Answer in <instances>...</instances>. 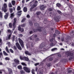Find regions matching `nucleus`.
<instances>
[{
  "label": "nucleus",
  "instance_id": "nucleus-45",
  "mask_svg": "<svg viewBox=\"0 0 74 74\" xmlns=\"http://www.w3.org/2000/svg\"><path fill=\"white\" fill-rule=\"evenodd\" d=\"M21 27H25L26 26V24H23L21 25Z\"/></svg>",
  "mask_w": 74,
  "mask_h": 74
},
{
  "label": "nucleus",
  "instance_id": "nucleus-55",
  "mask_svg": "<svg viewBox=\"0 0 74 74\" xmlns=\"http://www.w3.org/2000/svg\"><path fill=\"white\" fill-rule=\"evenodd\" d=\"M29 33L30 34H33V31H30L29 32Z\"/></svg>",
  "mask_w": 74,
  "mask_h": 74
},
{
  "label": "nucleus",
  "instance_id": "nucleus-59",
  "mask_svg": "<svg viewBox=\"0 0 74 74\" xmlns=\"http://www.w3.org/2000/svg\"><path fill=\"white\" fill-rule=\"evenodd\" d=\"M57 56H58V57H59V58H61V57H62V56L61 55V54H58Z\"/></svg>",
  "mask_w": 74,
  "mask_h": 74
},
{
  "label": "nucleus",
  "instance_id": "nucleus-2",
  "mask_svg": "<svg viewBox=\"0 0 74 74\" xmlns=\"http://www.w3.org/2000/svg\"><path fill=\"white\" fill-rule=\"evenodd\" d=\"M3 7L2 8V10H3L4 12H6L7 11V4L4 3L3 4Z\"/></svg>",
  "mask_w": 74,
  "mask_h": 74
},
{
  "label": "nucleus",
  "instance_id": "nucleus-44",
  "mask_svg": "<svg viewBox=\"0 0 74 74\" xmlns=\"http://www.w3.org/2000/svg\"><path fill=\"white\" fill-rule=\"evenodd\" d=\"M57 49V48H54L51 49V51L53 52V51H55V50H56Z\"/></svg>",
  "mask_w": 74,
  "mask_h": 74
},
{
  "label": "nucleus",
  "instance_id": "nucleus-18",
  "mask_svg": "<svg viewBox=\"0 0 74 74\" xmlns=\"http://www.w3.org/2000/svg\"><path fill=\"white\" fill-rule=\"evenodd\" d=\"M23 11L24 12H26L27 11V8L26 7H25L23 9Z\"/></svg>",
  "mask_w": 74,
  "mask_h": 74
},
{
  "label": "nucleus",
  "instance_id": "nucleus-26",
  "mask_svg": "<svg viewBox=\"0 0 74 74\" xmlns=\"http://www.w3.org/2000/svg\"><path fill=\"white\" fill-rule=\"evenodd\" d=\"M54 19L56 22H59V20L58 18L56 19L55 17L54 18Z\"/></svg>",
  "mask_w": 74,
  "mask_h": 74
},
{
  "label": "nucleus",
  "instance_id": "nucleus-16",
  "mask_svg": "<svg viewBox=\"0 0 74 74\" xmlns=\"http://www.w3.org/2000/svg\"><path fill=\"white\" fill-rule=\"evenodd\" d=\"M11 34H9L7 38H6V40H10V38H11Z\"/></svg>",
  "mask_w": 74,
  "mask_h": 74
},
{
  "label": "nucleus",
  "instance_id": "nucleus-33",
  "mask_svg": "<svg viewBox=\"0 0 74 74\" xmlns=\"http://www.w3.org/2000/svg\"><path fill=\"white\" fill-rule=\"evenodd\" d=\"M57 12H58V14H62V12H61V11L59 10H57Z\"/></svg>",
  "mask_w": 74,
  "mask_h": 74
},
{
  "label": "nucleus",
  "instance_id": "nucleus-56",
  "mask_svg": "<svg viewBox=\"0 0 74 74\" xmlns=\"http://www.w3.org/2000/svg\"><path fill=\"white\" fill-rule=\"evenodd\" d=\"M49 60H50V61H52L53 60V58L52 57H50L49 59Z\"/></svg>",
  "mask_w": 74,
  "mask_h": 74
},
{
  "label": "nucleus",
  "instance_id": "nucleus-63",
  "mask_svg": "<svg viewBox=\"0 0 74 74\" xmlns=\"http://www.w3.org/2000/svg\"><path fill=\"white\" fill-rule=\"evenodd\" d=\"M27 18H30V16L29 15V14H27Z\"/></svg>",
  "mask_w": 74,
  "mask_h": 74
},
{
  "label": "nucleus",
  "instance_id": "nucleus-5",
  "mask_svg": "<svg viewBox=\"0 0 74 74\" xmlns=\"http://www.w3.org/2000/svg\"><path fill=\"white\" fill-rule=\"evenodd\" d=\"M18 40L19 43L20 44L22 48H24V44H23V41L22 40H21L20 38H18Z\"/></svg>",
  "mask_w": 74,
  "mask_h": 74
},
{
  "label": "nucleus",
  "instance_id": "nucleus-47",
  "mask_svg": "<svg viewBox=\"0 0 74 74\" xmlns=\"http://www.w3.org/2000/svg\"><path fill=\"white\" fill-rule=\"evenodd\" d=\"M33 31L34 32H37V29H33Z\"/></svg>",
  "mask_w": 74,
  "mask_h": 74
},
{
  "label": "nucleus",
  "instance_id": "nucleus-4",
  "mask_svg": "<svg viewBox=\"0 0 74 74\" xmlns=\"http://www.w3.org/2000/svg\"><path fill=\"white\" fill-rule=\"evenodd\" d=\"M16 19L15 18L14 19V21L13 24V28L12 29V30L13 31H14V30H15V28L16 27Z\"/></svg>",
  "mask_w": 74,
  "mask_h": 74
},
{
  "label": "nucleus",
  "instance_id": "nucleus-30",
  "mask_svg": "<svg viewBox=\"0 0 74 74\" xmlns=\"http://www.w3.org/2000/svg\"><path fill=\"white\" fill-rule=\"evenodd\" d=\"M12 3L13 5H14L15 4V1H12Z\"/></svg>",
  "mask_w": 74,
  "mask_h": 74
},
{
  "label": "nucleus",
  "instance_id": "nucleus-35",
  "mask_svg": "<svg viewBox=\"0 0 74 74\" xmlns=\"http://www.w3.org/2000/svg\"><path fill=\"white\" fill-rule=\"evenodd\" d=\"M41 14V12H37L36 13L37 15H39Z\"/></svg>",
  "mask_w": 74,
  "mask_h": 74
},
{
  "label": "nucleus",
  "instance_id": "nucleus-28",
  "mask_svg": "<svg viewBox=\"0 0 74 74\" xmlns=\"http://www.w3.org/2000/svg\"><path fill=\"white\" fill-rule=\"evenodd\" d=\"M5 49L7 52L8 53H10V52L9 51V50H8V47L6 46L5 48Z\"/></svg>",
  "mask_w": 74,
  "mask_h": 74
},
{
  "label": "nucleus",
  "instance_id": "nucleus-39",
  "mask_svg": "<svg viewBox=\"0 0 74 74\" xmlns=\"http://www.w3.org/2000/svg\"><path fill=\"white\" fill-rule=\"evenodd\" d=\"M17 67L18 69H22V66L21 65H18Z\"/></svg>",
  "mask_w": 74,
  "mask_h": 74
},
{
  "label": "nucleus",
  "instance_id": "nucleus-42",
  "mask_svg": "<svg viewBox=\"0 0 74 74\" xmlns=\"http://www.w3.org/2000/svg\"><path fill=\"white\" fill-rule=\"evenodd\" d=\"M9 27L10 28H11V27H12V23H10L9 24Z\"/></svg>",
  "mask_w": 74,
  "mask_h": 74
},
{
  "label": "nucleus",
  "instance_id": "nucleus-19",
  "mask_svg": "<svg viewBox=\"0 0 74 74\" xmlns=\"http://www.w3.org/2000/svg\"><path fill=\"white\" fill-rule=\"evenodd\" d=\"M55 33L56 34H60V32L57 30H56L55 31Z\"/></svg>",
  "mask_w": 74,
  "mask_h": 74
},
{
  "label": "nucleus",
  "instance_id": "nucleus-31",
  "mask_svg": "<svg viewBox=\"0 0 74 74\" xmlns=\"http://www.w3.org/2000/svg\"><path fill=\"white\" fill-rule=\"evenodd\" d=\"M34 25L35 26H36V27H38L39 26V24L36 23H34Z\"/></svg>",
  "mask_w": 74,
  "mask_h": 74
},
{
  "label": "nucleus",
  "instance_id": "nucleus-21",
  "mask_svg": "<svg viewBox=\"0 0 74 74\" xmlns=\"http://www.w3.org/2000/svg\"><path fill=\"white\" fill-rule=\"evenodd\" d=\"M14 16V12L10 14V18H13V17Z\"/></svg>",
  "mask_w": 74,
  "mask_h": 74
},
{
  "label": "nucleus",
  "instance_id": "nucleus-57",
  "mask_svg": "<svg viewBox=\"0 0 74 74\" xmlns=\"http://www.w3.org/2000/svg\"><path fill=\"white\" fill-rule=\"evenodd\" d=\"M51 63H49L48 64L47 66L49 67H51Z\"/></svg>",
  "mask_w": 74,
  "mask_h": 74
},
{
  "label": "nucleus",
  "instance_id": "nucleus-10",
  "mask_svg": "<svg viewBox=\"0 0 74 74\" xmlns=\"http://www.w3.org/2000/svg\"><path fill=\"white\" fill-rule=\"evenodd\" d=\"M14 61L15 62L16 64H19V60L15 59L14 60Z\"/></svg>",
  "mask_w": 74,
  "mask_h": 74
},
{
  "label": "nucleus",
  "instance_id": "nucleus-37",
  "mask_svg": "<svg viewBox=\"0 0 74 74\" xmlns=\"http://www.w3.org/2000/svg\"><path fill=\"white\" fill-rule=\"evenodd\" d=\"M0 18H3V14L1 13V12L0 11Z\"/></svg>",
  "mask_w": 74,
  "mask_h": 74
},
{
  "label": "nucleus",
  "instance_id": "nucleus-14",
  "mask_svg": "<svg viewBox=\"0 0 74 74\" xmlns=\"http://www.w3.org/2000/svg\"><path fill=\"white\" fill-rule=\"evenodd\" d=\"M38 2L37 1H34V4L33 5H35V7H36V6H37V4H38Z\"/></svg>",
  "mask_w": 74,
  "mask_h": 74
},
{
  "label": "nucleus",
  "instance_id": "nucleus-8",
  "mask_svg": "<svg viewBox=\"0 0 74 74\" xmlns=\"http://www.w3.org/2000/svg\"><path fill=\"white\" fill-rule=\"evenodd\" d=\"M18 30L20 31V32H23L24 31L23 28H21L20 25H19L18 27Z\"/></svg>",
  "mask_w": 74,
  "mask_h": 74
},
{
  "label": "nucleus",
  "instance_id": "nucleus-20",
  "mask_svg": "<svg viewBox=\"0 0 74 74\" xmlns=\"http://www.w3.org/2000/svg\"><path fill=\"white\" fill-rule=\"evenodd\" d=\"M29 25H30V26H33V22H32V21H29Z\"/></svg>",
  "mask_w": 74,
  "mask_h": 74
},
{
  "label": "nucleus",
  "instance_id": "nucleus-11",
  "mask_svg": "<svg viewBox=\"0 0 74 74\" xmlns=\"http://www.w3.org/2000/svg\"><path fill=\"white\" fill-rule=\"evenodd\" d=\"M41 34L42 35H43V36L47 35V33L46 32V30L44 29L43 31Z\"/></svg>",
  "mask_w": 74,
  "mask_h": 74
},
{
  "label": "nucleus",
  "instance_id": "nucleus-15",
  "mask_svg": "<svg viewBox=\"0 0 74 74\" xmlns=\"http://www.w3.org/2000/svg\"><path fill=\"white\" fill-rule=\"evenodd\" d=\"M44 8H45V7L44 6V5H43L40 6V9L41 10H44Z\"/></svg>",
  "mask_w": 74,
  "mask_h": 74
},
{
  "label": "nucleus",
  "instance_id": "nucleus-54",
  "mask_svg": "<svg viewBox=\"0 0 74 74\" xmlns=\"http://www.w3.org/2000/svg\"><path fill=\"white\" fill-rule=\"evenodd\" d=\"M10 52H11V53H14V51L12 49H10Z\"/></svg>",
  "mask_w": 74,
  "mask_h": 74
},
{
  "label": "nucleus",
  "instance_id": "nucleus-38",
  "mask_svg": "<svg viewBox=\"0 0 74 74\" xmlns=\"http://www.w3.org/2000/svg\"><path fill=\"white\" fill-rule=\"evenodd\" d=\"M37 35H34L33 36L34 39V40L36 38H37Z\"/></svg>",
  "mask_w": 74,
  "mask_h": 74
},
{
  "label": "nucleus",
  "instance_id": "nucleus-40",
  "mask_svg": "<svg viewBox=\"0 0 74 74\" xmlns=\"http://www.w3.org/2000/svg\"><path fill=\"white\" fill-rule=\"evenodd\" d=\"M20 58L21 60H24V57H23L22 56H20Z\"/></svg>",
  "mask_w": 74,
  "mask_h": 74
},
{
  "label": "nucleus",
  "instance_id": "nucleus-29",
  "mask_svg": "<svg viewBox=\"0 0 74 74\" xmlns=\"http://www.w3.org/2000/svg\"><path fill=\"white\" fill-rule=\"evenodd\" d=\"M20 73H21V74H25V72H24V71L22 70H21L20 71Z\"/></svg>",
  "mask_w": 74,
  "mask_h": 74
},
{
  "label": "nucleus",
  "instance_id": "nucleus-27",
  "mask_svg": "<svg viewBox=\"0 0 74 74\" xmlns=\"http://www.w3.org/2000/svg\"><path fill=\"white\" fill-rule=\"evenodd\" d=\"M44 72V71L43 70H40L39 72V74H43V73Z\"/></svg>",
  "mask_w": 74,
  "mask_h": 74
},
{
  "label": "nucleus",
  "instance_id": "nucleus-46",
  "mask_svg": "<svg viewBox=\"0 0 74 74\" xmlns=\"http://www.w3.org/2000/svg\"><path fill=\"white\" fill-rule=\"evenodd\" d=\"M15 36H13L12 38V41H15Z\"/></svg>",
  "mask_w": 74,
  "mask_h": 74
},
{
  "label": "nucleus",
  "instance_id": "nucleus-23",
  "mask_svg": "<svg viewBox=\"0 0 74 74\" xmlns=\"http://www.w3.org/2000/svg\"><path fill=\"white\" fill-rule=\"evenodd\" d=\"M3 54L4 55H5V56H8V54L7 53H6L5 52V51H3Z\"/></svg>",
  "mask_w": 74,
  "mask_h": 74
},
{
  "label": "nucleus",
  "instance_id": "nucleus-36",
  "mask_svg": "<svg viewBox=\"0 0 74 74\" xmlns=\"http://www.w3.org/2000/svg\"><path fill=\"white\" fill-rule=\"evenodd\" d=\"M56 5L58 7H60L61 6V5L60 3H57L56 4Z\"/></svg>",
  "mask_w": 74,
  "mask_h": 74
},
{
  "label": "nucleus",
  "instance_id": "nucleus-7",
  "mask_svg": "<svg viewBox=\"0 0 74 74\" xmlns=\"http://www.w3.org/2000/svg\"><path fill=\"white\" fill-rule=\"evenodd\" d=\"M35 6V5H32V7L30 9V11L33 12V11H36V10L34 9V8H35V7H36Z\"/></svg>",
  "mask_w": 74,
  "mask_h": 74
},
{
  "label": "nucleus",
  "instance_id": "nucleus-51",
  "mask_svg": "<svg viewBox=\"0 0 74 74\" xmlns=\"http://www.w3.org/2000/svg\"><path fill=\"white\" fill-rule=\"evenodd\" d=\"M67 40H70L71 39V37L70 36H67Z\"/></svg>",
  "mask_w": 74,
  "mask_h": 74
},
{
  "label": "nucleus",
  "instance_id": "nucleus-6",
  "mask_svg": "<svg viewBox=\"0 0 74 74\" xmlns=\"http://www.w3.org/2000/svg\"><path fill=\"white\" fill-rule=\"evenodd\" d=\"M16 47L18 49L21 51L22 50V48L21 47V46H20V45H19V44L18 42H17L16 43Z\"/></svg>",
  "mask_w": 74,
  "mask_h": 74
},
{
  "label": "nucleus",
  "instance_id": "nucleus-52",
  "mask_svg": "<svg viewBox=\"0 0 74 74\" xmlns=\"http://www.w3.org/2000/svg\"><path fill=\"white\" fill-rule=\"evenodd\" d=\"M9 7L10 8H11L12 6V5L11 3H9Z\"/></svg>",
  "mask_w": 74,
  "mask_h": 74
},
{
  "label": "nucleus",
  "instance_id": "nucleus-43",
  "mask_svg": "<svg viewBox=\"0 0 74 74\" xmlns=\"http://www.w3.org/2000/svg\"><path fill=\"white\" fill-rule=\"evenodd\" d=\"M25 21H26V18H23L22 20L21 21V22H22V23H23V22H25Z\"/></svg>",
  "mask_w": 74,
  "mask_h": 74
},
{
  "label": "nucleus",
  "instance_id": "nucleus-3",
  "mask_svg": "<svg viewBox=\"0 0 74 74\" xmlns=\"http://www.w3.org/2000/svg\"><path fill=\"white\" fill-rule=\"evenodd\" d=\"M23 69L27 73H30V69L28 67L24 66L23 67Z\"/></svg>",
  "mask_w": 74,
  "mask_h": 74
},
{
  "label": "nucleus",
  "instance_id": "nucleus-9",
  "mask_svg": "<svg viewBox=\"0 0 74 74\" xmlns=\"http://www.w3.org/2000/svg\"><path fill=\"white\" fill-rule=\"evenodd\" d=\"M7 69H8V71H9V74H13V72H12V69H11L7 68Z\"/></svg>",
  "mask_w": 74,
  "mask_h": 74
},
{
  "label": "nucleus",
  "instance_id": "nucleus-62",
  "mask_svg": "<svg viewBox=\"0 0 74 74\" xmlns=\"http://www.w3.org/2000/svg\"><path fill=\"white\" fill-rule=\"evenodd\" d=\"M48 10L49 11H53V9L51 8H49V9Z\"/></svg>",
  "mask_w": 74,
  "mask_h": 74
},
{
  "label": "nucleus",
  "instance_id": "nucleus-41",
  "mask_svg": "<svg viewBox=\"0 0 74 74\" xmlns=\"http://www.w3.org/2000/svg\"><path fill=\"white\" fill-rule=\"evenodd\" d=\"M5 59L6 60H10V58H9V57H6L5 58Z\"/></svg>",
  "mask_w": 74,
  "mask_h": 74
},
{
  "label": "nucleus",
  "instance_id": "nucleus-25",
  "mask_svg": "<svg viewBox=\"0 0 74 74\" xmlns=\"http://www.w3.org/2000/svg\"><path fill=\"white\" fill-rule=\"evenodd\" d=\"M74 33V31H72V34H70L71 36H72V37H73L74 36V34H73Z\"/></svg>",
  "mask_w": 74,
  "mask_h": 74
},
{
  "label": "nucleus",
  "instance_id": "nucleus-64",
  "mask_svg": "<svg viewBox=\"0 0 74 74\" xmlns=\"http://www.w3.org/2000/svg\"><path fill=\"white\" fill-rule=\"evenodd\" d=\"M70 56H73L74 55V54L72 53H70Z\"/></svg>",
  "mask_w": 74,
  "mask_h": 74
},
{
  "label": "nucleus",
  "instance_id": "nucleus-32",
  "mask_svg": "<svg viewBox=\"0 0 74 74\" xmlns=\"http://www.w3.org/2000/svg\"><path fill=\"white\" fill-rule=\"evenodd\" d=\"M21 64L23 66H27V65L24 62H22Z\"/></svg>",
  "mask_w": 74,
  "mask_h": 74
},
{
  "label": "nucleus",
  "instance_id": "nucleus-61",
  "mask_svg": "<svg viewBox=\"0 0 74 74\" xmlns=\"http://www.w3.org/2000/svg\"><path fill=\"white\" fill-rule=\"evenodd\" d=\"M13 48H14V49H15V50H16L17 49V48H16V46H14Z\"/></svg>",
  "mask_w": 74,
  "mask_h": 74
},
{
  "label": "nucleus",
  "instance_id": "nucleus-58",
  "mask_svg": "<svg viewBox=\"0 0 74 74\" xmlns=\"http://www.w3.org/2000/svg\"><path fill=\"white\" fill-rule=\"evenodd\" d=\"M50 46H52V47H53V43H51L50 44Z\"/></svg>",
  "mask_w": 74,
  "mask_h": 74
},
{
  "label": "nucleus",
  "instance_id": "nucleus-60",
  "mask_svg": "<svg viewBox=\"0 0 74 74\" xmlns=\"http://www.w3.org/2000/svg\"><path fill=\"white\" fill-rule=\"evenodd\" d=\"M37 32H41V29H37Z\"/></svg>",
  "mask_w": 74,
  "mask_h": 74
},
{
  "label": "nucleus",
  "instance_id": "nucleus-24",
  "mask_svg": "<svg viewBox=\"0 0 74 74\" xmlns=\"http://www.w3.org/2000/svg\"><path fill=\"white\" fill-rule=\"evenodd\" d=\"M9 10L10 13H12L13 11V9L12 8H10L9 9Z\"/></svg>",
  "mask_w": 74,
  "mask_h": 74
},
{
  "label": "nucleus",
  "instance_id": "nucleus-50",
  "mask_svg": "<svg viewBox=\"0 0 74 74\" xmlns=\"http://www.w3.org/2000/svg\"><path fill=\"white\" fill-rule=\"evenodd\" d=\"M72 59H73V57H70L69 59V60H71Z\"/></svg>",
  "mask_w": 74,
  "mask_h": 74
},
{
  "label": "nucleus",
  "instance_id": "nucleus-22",
  "mask_svg": "<svg viewBox=\"0 0 74 74\" xmlns=\"http://www.w3.org/2000/svg\"><path fill=\"white\" fill-rule=\"evenodd\" d=\"M21 10V7H20L19 6H18L17 8V11H20V10Z\"/></svg>",
  "mask_w": 74,
  "mask_h": 74
},
{
  "label": "nucleus",
  "instance_id": "nucleus-12",
  "mask_svg": "<svg viewBox=\"0 0 74 74\" xmlns=\"http://www.w3.org/2000/svg\"><path fill=\"white\" fill-rule=\"evenodd\" d=\"M25 54H26V55H29V56H30V55H32V54L29 52V51H25Z\"/></svg>",
  "mask_w": 74,
  "mask_h": 74
},
{
  "label": "nucleus",
  "instance_id": "nucleus-48",
  "mask_svg": "<svg viewBox=\"0 0 74 74\" xmlns=\"http://www.w3.org/2000/svg\"><path fill=\"white\" fill-rule=\"evenodd\" d=\"M1 56H3V53L2 52L0 53V58H1Z\"/></svg>",
  "mask_w": 74,
  "mask_h": 74
},
{
  "label": "nucleus",
  "instance_id": "nucleus-53",
  "mask_svg": "<svg viewBox=\"0 0 74 74\" xmlns=\"http://www.w3.org/2000/svg\"><path fill=\"white\" fill-rule=\"evenodd\" d=\"M32 74H35V73H34V69H32Z\"/></svg>",
  "mask_w": 74,
  "mask_h": 74
},
{
  "label": "nucleus",
  "instance_id": "nucleus-1",
  "mask_svg": "<svg viewBox=\"0 0 74 74\" xmlns=\"http://www.w3.org/2000/svg\"><path fill=\"white\" fill-rule=\"evenodd\" d=\"M40 49L43 48V49H46V45L44 42H43L40 45L39 47Z\"/></svg>",
  "mask_w": 74,
  "mask_h": 74
},
{
  "label": "nucleus",
  "instance_id": "nucleus-13",
  "mask_svg": "<svg viewBox=\"0 0 74 74\" xmlns=\"http://www.w3.org/2000/svg\"><path fill=\"white\" fill-rule=\"evenodd\" d=\"M8 15H9V13L7 12L5 13V15L4 16L5 18L7 19L8 18Z\"/></svg>",
  "mask_w": 74,
  "mask_h": 74
},
{
  "label": "nucleus",
  "instance_id": "nucleus-17",
  "mask_svg": "<svg viewBox=\"0 0 74 74\" xmlns=\"http://www.w3.org/2000/svg\"><path fill=\"white\" fill-rule=\"evenodd\" d=\"M23 60H25V61H29V58L26 57H24Z\"/></svg>",
  "mask_w": 74,
  "mask_h": 74
},
{
  "label": "nucleus",
  "instance_id": "nucleus-49",
  "mask_svg": "<svg viewBox=\"0 0 74 74\" xmlns=\"http://www.w3.org/2000/svg\"><path fill=\"white\" fill-rule=\"evenodd\" d=\"M56 18H57V19H60V16H56Z\"/></svg>",
  "mask_w": 74,
  "mask_h": 74
},
{
  "label": "nucleus",
  "instance_id": "nucleus-34",
  "mask_svg": "<svg viewBox=\"0 0 74 74\" xmlns=\"http://www.w3.org/2000/svg\"><path fill=\"white\" fill-rule=\"evenodd\" d=\"M8 33H10V34H12V32L11 31L10 29H8Z\"/></svg>",
  "mask_w": 74,
  "mask_h": 74
}]
</instances>
